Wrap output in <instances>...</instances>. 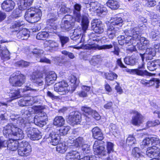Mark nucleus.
<instances>
[{
  "mask_svg": "<svg viewBox=\"0 0 160 160\" xmlns=\"http://www.w3.org/2000/svg\"><path fill=\"white\" fill-rule=\"evenodd\" d=\"M50 143L53 145H56L60 140V136L58 132H52L48 138Z\"/></svg>",
  "mask_w": 160,
  "mask_h": 160,
  "instance_id": "obj_22",
  "label": "nucleus"
},
{
  "mask_svg": "<svg viewBox=\"0 0 160 160\" xmlns=\"http://www.w3.org/2000/svg\"><path fill=\"white\" fill-rule=\"evenodd\" d=\"M86 49H88L95 50L98 49V50L106 49L112 48V45L111 44L110 45H104L101 46H99L95 43L94 42L91 44H88L86 45Z\"/></svg>",
  "mask_w": 160,
  "mask_h": 160,
  "instance_id": "obj_25",
  "label": "nucleus"
},
{
  "mask_svg": "<svg viewBox=\"0 0 160 160\" xmlns=\"http://www.w3.org/2000/svg\"><path fill=\"white\" fill-rule=\"evenodd\" d=\"M74 16L70 15H65V18L69 20H71V22L75 24L76 22H81L82 29L81 28L75 29L72 34L71 35V38L74 41L78 40L79 42H82L84 41V34L87 29L89 22L87 15L81 16L80 12H73Z\"/></svg>",
  "mask_w": 160,
  "mask_h": 160,
  "instance_id": "obj_2",
  "label": "nucleus"
},
{
  "mask_svg": "<svg viewBox=\"0 0 160 160\" xmlns=\"http://www.w3.org/2000/svg\"><path fill=\"white\" fill-rule=\"evenodd\" d=\"M106 4L108 7L113 10H116L120 7L119 2L116 0H109L107 2Z\"/></svg>",
  "mask_w": 160,
  "mask_h": 160,
  "instance_id": "obj_38",
  "label": "nucleus"
},
{
  "mask_svg": "<svg viewBox=\"0 0 160 160\" xmlns=\"http://www.w3.org/2000/svg\"><path fill=\"white\" fill-rule=\"evenodd\" d=\"M48 117L46 113L41 110L38 112V114L35 115L34 118V123L40 127H43L46 124V121Z\"/></svg>",
  "mask_w": 160,
  "mask_h": 160,
  "instance_id": "obj_11",
  "label": "nucleus"
},
{
  "mask_svg": "<svg viewBox=\"0 0 160 160\" xmlns=\"http://www.w3.org/2000/svg\"><path fill=\"white\" fill-rule=\"evenodd\" d=\"M114 144L113 143L110 142H107L106 143V148L107 154H110L113 152L114 150L113 148Z\"/></svg>",
  "mask_w": 160,
  "mask_h": 160,
  "instance_id": "obj_57",
  "label": "nucleus"
},
{
  "mask_svg": "<svg viewBox=\"0 0 160 160\" xmlns=\"http://www.w3.org/2000/svg\"><path fill=\"white\" fill-rule=\"evenodd\" d=\"M148 69L150 71H154L158 67L155 61L148 62L147 64Z\"/></svg>",
  "mask_w": 160,
  "mask_h": 160,
  "instance_id": "obj_50",
  "label": "nucleus"
},
{
  "mask_svg": "<svg viewBox=\"0 0 160 160\" xmlns=\"http://www.w3.org/2000/svg\"><path fill=\"white\" fill-rule=\"evenodd\" d=\"M82 90L78 93V96L81 97H85L87 96V92L90 89L89 87L83 86L82 87Z\"/></svg>",
  "mask_w": 160,
  "mask_h": 160,
  "instance_id": "obj_43",
  "label": "nucleus"
},
{
  "mask_svg": "<svg viewBox=\"0 0 160 160\" xmlns=\"http://www.w3.org/2000/svg\"><path fill=\"white\" fill-rule=\"evenodd\" d=\"M123 22V20L121 17L115 16L111 18L108 24L118 29L122 26Z\"/></svg>",
  "mask_w": 160,
  "mask_h": 160,
  "instance_id": "obj_19",
  "label": "nucleus"
},
{
  "mask_svg": "<svg viewBox=\"0 0 160 160\" xmlns=\"http://www.w3.org/2000/svg\"><path fill=\"white\" fill-rule=\"evenodd\" d=\"M28 91H31L32 92H34L37 91L36 89H33L29 86H26L23 89L12 90L11 91L9 95L11 99L8 100V102H10L13 100L20 98L22 96L20 93V92H25Z\"/></svg>",
  "mask_w": 160,
  "mask_h": 160,
  "instance_id": "obj_7",
  "label": "nucleus"
},
{
  "mask_svg": "<svg viewBox=\"0 0 160 160\" xmlns=\"http://www.w3.org/2000/svg\"><path fill=\"white\" fill-rule=\"evenodd\" d=\"M80 155L76 151H71L68 152L66 157V160H79ZM79 160H96L95 156H86Z\"/></svg>",
  "mask_w": 160,
  "mask_h": 160,
  "instance_id": "obj_9",
  "label": "nucleus"
},
{
  "mask_svg": "<svg viewBox=\"0 0 160 160\" xmlns=\"http://www.w3.org/2000/svg\"><path fill=\"white\" fill-rule=\"evenodd\" d=\"M8 141L3 137H0V149L7 147Z\"/></svg>",
  "mask_w": 160,
  "mask_h": 160,
  "instance_id": "obj_62",
  "label": "nucleus"
},
{
  "mask_svg": "<svg viewBox=\"0 0 160 160\" xmlns=\"http://www.w3.org/2000/svg\"><path fill=\"white\" fill-rule=\"evenodd\" d=\"M92 112V114H91L90 117L86 116L85 119L86 122L90 121V118L91 117H93L97 120H98L100 119V116L96 111L93 110Z\"/></svg>",
  "mask_w": 160,
  "mask_h": 160,
  "instance_id": "obj_51",
  "label": "nucleus"
},
{
  "mask_svg": "<svg viewBox=\"0 0 160 160\" xmlns=\"http://www.w3.org/2000/svg\"><path fill=\"white\" fill-rule=\"evenodd\" d=\"M68 143L71 144V145H69L70 146H74L76 147H78L82 145L84 143V140L82 137H79L76 139H73L72 140H71L70 138L68 141Z\"/></svg>",
  "mask_w": 160,
  "mask_h": 160,
  "instance_id": "obj_32",
  "label": "nucleus"
},
{
  "mask_svg": "<svg viewBox=\"0 0 160 160\" xmlns=\"http://www.w3.org/2000/svg\"><path fill=\"white\" fill-rule=\"evenodd\" d=\"M70 81L72 83L71 89V90L72 92L74 91L75 89L77 87L78 85L79 81L73 75H71L69 78Z\"/></svg>",
  "mask_w": 160,
  "mask_h": 160,
  "instance_id": "obj_42",
  "label": "nucleus"
},
{
  "mask_svg": "<svg viewBox=\"0 0 160 160\" xmlns=\"http://www.w3.org/2000/svg\"><path fill=\"white\" fill-rule=\"evenodd\" d=\"M54 90L59 94L65 95L70 90V88L68 83L65 81H62L54 85Z\"/></svg>",
  "mask_w": 160,
  "mask_h": 160,
  "instance_id": "obj_10",
  "label": "nucleus"
},
{
  "mask_svg": "<svg viewBox=\"0 0 160 160\" xmlns=\"http://www.w3.org/2000/svg\"><path fill=\"white\" fill-rule=\"evenodd\" d=\"M132 155L135 157L138 158L142 156L139 148L137 147L133 148L132 150Z\"/></svg>",
  "mask_w": 160,
  "mask_h": 160,
  "instance_id": "obj_54",
  "label": "nucleus"
},
{
  "mask_svg": "<svg viewBox=\"0 0 160 160\" xmlns=\"http://www.w3.org/2000/svg\"><path fill=\"white\" fill-rule=\"evenodd\" d=\"M32 108H27L22 109L21 112V117L18 115H12L10 116L11 119L14 122V124L20 127L24 128L28 137L32 140H38L42 138L41 133L37 128L31 126L28 118L31 116Z\"/></svg>",
  "mask_w": 160,
  "mask_h": 160,
  "instance_id": "obj_1",
  "label": "nucleus"
},
{
  "mask_svg": "<svg viewBox=\"0 0 160 160\" xmlns=\"http://www.w3.org/2000/svg\"><path fill=\"white\" fill-rule=\"evenodd\" d=\"M25 76L19 71L15 72L10 76V83L13 86H21L24 82Z\"/></svg>",
  "mask_w": 160,
  "mask_h": 160,
  "instance_id": "obj_6",
  "label": "nucleus"
},
{
  "mask_svg": "<svg viewBox=\"0 0 160 160\" xmlns=\"http://www.w3.org/2000/svg\"><path fill=\"white\" fill-rule=\"evenodd\" d=\"M118 30L115 27L108 25L106 34L110 39H112L115 37Z\"/></svg>",
  "mask_w": 160,
  "mask_h": 160,
  "instance_id": "obj_35",
  "label": "nucleus"
},
{
  "mask_svg": "<svg viewBox=\"0 0 160 160\" xmlns=\"http://www.w3.org/2000/svg\"><path fill=\"white\" fill-rule=\"evenodd\" d=\"M68 148V147L64 143L59 144L57 147L56 150L60 153H63L65 152Z\"/></svg>",
  "mask_w": 160,
  "mask_h": 160,
  "instance_id": "obj_48",
  "label": "nucleus"
},
{
  "mask_svg": "<svg viewBox=\"0 0 160 160\" xmlns=\"http://www.w3.org/2000/svg\"><path fill=\"white\" fill-rule=\"evenodd\" d=\"M81 115L77 112H72L70 113L67 119V122L72 125L80 123L81 121Z\"/></svg>",
  "mask_w": 160,
  "mask_h": 160,
  "instance_id": "obj_14",
  "label": "nucleus"
},
{
  "mask_svg": "<svg viewBox=\"0 0 160 160\" xmlns=\"http://www.w3.org/2000/svg\"><path fill=\"white\" fill-rule=\"evenodd\" d=\"M56 18H55L49 19L47 21V26L46 28V30H50L52 29L53 34H58L57 29L58 28V24L56 22Z\"/></svg>",
  "mask_w": 160,
  "mask_h": 160,
  "instance_id": "obj_20",
  "label": "nucleus"
},
{
  "mask_svg": "<svg viewBox=\"0 0 160 160\" xmlns=\"http://www.w3.org/2000/svg\"><path fill=\"white\" fill-rule=\"evenodd\" d=\"M15 5V3L12 0H6L2 3V8L6 11L10 12L14 9Z\"/></svg>",
  "mask_w": 160,
  "mask_h": 160,
  "instance_id": "obj_23",
  "label": "nucleus"
},
{
  "mask_svg": "<svg viewBox=\"0 0 160 160\" xmlns=\"http://www.w3.org/2000/svg\"><path fill=\"white\" fill-rule=\"evenodd\" d=\"M45 45H47L48 49L51 51H56L58 49L59 44L57 42L52 40L46 42Z\"/></svg>",
  "mask_w": 160,
  "mask_h": 160,
  "instance_id": "obj_37",
  "label": "nucleus"
},
{
  "mask_svg": "<svg viewBox=\"0 0 160 160\" xmlns=\"http://www.w3.org/2000/svg\"><path fill=\"white\" fill-rule=\"evenodd\" d=\"M141 64H139L137 69H129L127 71L131 74H136L141 76H150L151 74L148 72L147 70H144L145 69V63L143 62Z\"/></svg>",
  "mask_w": 160,
  "mask_h": 160,
  "instance_id": "obj_12",
  "label": "nucleus"
},
{
  "mask_svg": "<svg viewBox=\"0 0 160 160\" xmlns=\"http://www.w3.org/2000/svg\"><path fill=\"white\" fill-rule=\"evenodd\" d=\"M92 26L96 33H101L104 31V26L99 20L94 19L92 23Z\"/></svg>",
  "mask_w": 160,
  "mask_h": 160,
  "instance_id": "obj_17",
  "label": "nucleus"
},
{
  "mask_svg": "<svg viewBox=\"0 0 160 160\" xmlns=\"http://www.w3.org/2000/svg\"><path fill=\"white\" fill-rule=\"evenodd\" d=\"M29 99H22L19 100L18 104L20 106H31L34 103L37 102L36 97L29 96Z\"/></svg>",
  "mask_w": 160,
  "mask_h": 160,
  "instance_id": "obj_21",
  "label": "nucleus"
},
{
  "mask_svg": "<svg viewBox=\"0 0 160 160\" xmlns=\"http://www.w3.org/2000/svg\"><path fill=\"white\" fill-rule=\"evenodd\" d=\"M125 63L128 65L133 66L137 62L136 59L133 58L132 57L129 58H125L124 59Z\"/></svg>",
  "mask_w": 160,
  "mask_h": 160,
  "instance_id": "obj_52",
  "label": "nucleus"
},
{
  "mask_svg": "<svg viewBox=\"0 0 160 160\" xmlns=\"http://www.w3.org/2000/svg\"><path fill=\"white\" fill-rule=\"evenodd\" d=\"M15 65L17 66L21 67H26L29 65V62L25 61L23 60L17 61L15 63Z\"/></svg>",
  "mask_w": 160,
  "mask_h": 160,
  "instance_id": "obj_61",
  "label": "nucleus"
},
{
  "mask_svg": "<svg viewBox=\"0 0 160 160\" xmlns=\"http://www.w3.org/2000/svg\"><path fill=\"white\" fill-rule=\"evenodd\" d=\"M150 145L152 146L151 139V137H147L143 140L141 145V148L142 149L149 147Z\"/></svg>",
  "mask_w": 160,
  "mask_h": 160,
  "instance_id": "obj_45",
  "label": "nucleus"
},
{
  "mask_svg": "<svg viewBox=\"0 0 160 160\" xmlns=\"http://www.w3.org/2000/svg\"><path fill=\"white\" fill-rule=\"evenodd\" d=\"M149 16L150 19L152 20V24L153 25L158 23V21L157 19V15L155 14L154 13H152L150 14Z\"/></svg>",
  "mask_w": 160,
  "mask_h": 160,
  "instance_id": "obj_63",
  "label": "nucleus"
},
{
  "mask_svg": "<svg viewBox=\"0 0 160 160\" xmlns=\"http://www.w3.org/2000/svg\"><path fill=\"white\" fill-rule=\"evenodd\" d=\"M57 76L54 72H50L46 76L45 81L46 84L49 86L54 83L56 80Z\"/></svg>",
  "mask_w": 160,
  "mask_h": 160,
  "instance_id": "obj_27",
  "label": "nucleus"
},
{
  "mask_svg": "<svg viewBox=\"0 0 160 160\" xmlns=\"http://www.w3.org/2000/svg\"><path fill=\"white\" fill-rule=\"evenodd\" d=\"M146 153L147 155L150 158L158 156V158L160 159V150L157 148L149 147L147 148Z\"/></svg>",
  "mask_w": 160,
  "mask_h": 160,
  "instance_id": "obj_24",
  "label": "nucleus"
},
{
  "mask_svg": "<svg viewBox=\"0 0 160 160\" xmlns=\"http://www.w3.org/2000/svg\"><path fill=\"white\" fill-rule=\"evenodd\" d=\"M42 16V13L40 9L38 8L32 7L27 10L24 17L29 22L34 23L39 21Z\"/></svg>",
  "mask_w": 160,
  "mask_h": 160,
  "instance_id": "obj_4",
  "label": "nucleus"
},
{
  "mask_svg": "<svg viewBox=\"0 0 160 160\" xmlns=\"http://www.w3.org/2000/svg\"><path fill=\"white\" fill-rule=\"evenodd\" d=\"M9 52L5 46L0 45V57L3 61L7 60L10 59Z\"/></svg>",
  "mask_w": 160,
  "mask_h": 160,
  "instance_id": "obj_29",
  "label": "nucleus"
},
{
  "mask_svg": "<svg viewBox=\"0 0 160 160\" xmlns=\"http://www.w3.org/2000/svg\"><path fill=\"white\" fill-rule=\"evenodd\" d=\"M24 24V22L22 21L18 20L14 22L12 24L11 28L13 29V31H17L19 27Z\"/></svg>",
  "mask_w": 160,
  "mask_h": 160,
  "instance_id": "obj_47",
  "label": "nucleus"
},
{
  "mask_svg": "<svg viewBox=\"0 0 160 160\" xmlns=\"http://www.w3.org/2000/svg\"><path fill=\"white\" fill-rule=\"evenodd\" d=\"M139 21L140 22H142V23L140 24L137 28H138L139 30L141 32L142 31L145 29L146 28V25L144 23L146 22L147 20L144 17H141L139 18Z\"/></svg>",
  "mask_w": 160,
  "mask_h": 160,
  "instance_id": "obj_46",
  "label": "nucleus"
},
{
  "mask_svg": "<svg viewBox=\"0 0 160 160\" xmlns=\"http://www.w3.org/2000/svg\"><path fill=\"white\" fill-rule=\"evenodd\" d=\"M30 78L32 82L39 86H41L44 84L43 75L39 72H33Z\"/></svg>",
  "mask_w": 160,
  "mask_h": 160,
  "instance_id": "obj_15",
  "label": "nucleus"
},
{
  "mask_svg": "<svg viewBox=\"0 0 160 160\" xmlns=\"http://www.w3.org/2000/svg\"><path fill=\"white\" fill-rule=\"evenodd\" d=\"M102 61V58L101 56L97 55L92 57L89 62L91 65L96 66L100 63Z\"/></svg>",
  "mask_w": 160,
  "mask_h": 160,
  "instance_id": "obj_39",
  "label": "nucleus"
},
{
  "mask_svg": "<svg viewBox=\"0 0 160 160\" xmlns=\"http://www.w3.org/2000/svg\"><path fill=\"white\" fill-rule=\"evenodd\" d=\"M29 32L25 28L19 31L17 34V36L19 39L22 40H27L29 36Z\"/></svg>",
  "mask_w": 160,
  "mask_h": 160,
  "instance_id": "obj_34",
  "label": "nucleus"
},
{
  "mask_svg": "<svg viewBox=\"0 0 160 160\" xmlns=\"http://www.w3.org/2000/svg\"><path fill=\"white\" fill-rule=\"evenodd\" d=\"M18 126L12 123L5 126L3 129L4 136L9 138H14L16 140L23 139L24 137L23 132L21 129L18 128Z\"/></svg>",
  "mask_w": 160,
  "mask_h": 160,
  "instance_id": "obj_3",
  "label": "nucleus"
},
{
  "mask_svg": "<svg viewBox=\"0 0 160 160\" xmlns=\"http://www.w3.org/2000/svg\"><path fill=\"white\" fill-rule=\"evenodd\" d=\"M74 25V24L71 22V20L65 18V16L62 21L61 27L64 31H66L70 30Z\"/></svg>",
  "mask_w": 160,
  "mask_h": 160,
  "instance_id": "obj_26",
  "label": "nucleus"
},
{
  "mask_svg": "<svg viewBox=\"0 0 160 160\" xmlns=\"http://www.w3.org/2000/svg\"><path fill=\"white\" fill-rule=\"evenodd\" d=\"M52 29L48 30H46L45 28V31L39 32L36 36V38L38 40H44L47 38L49 37L53 34L52 33Z\"/></svg>",
  "mask_w": 160,
  "mask_h": 160,
  "instance_id": "obj_33",
  "label": "nucleus"
},
{
  "mask_svg": "<svg viewBox=\"0 0 160 160\" xmlns=\"http://www.w3.org/2000/svg\"><path fill=\"white\" fill-rule=\"evenodd\" d=\"M124 32L125 35L127 36L125 37V44L128 45L132 44L136 41L139 40L140 38L139 34L141 32L136 27H132L129 30H125Z\"/></svg>",
  "mask_w": 160,
  "mask_h": 160,
  "instance_id": "obj_5",
  "label": "nucleus"
},
{
  "mask_svg": "<svg viewBox=\"0 0 160 160\" xmlns=\"http://www.w3.org/2000/svg\"><path fill=\"white\" fill-rule=\"evenodd\" d=\"M53 123L58 127H61L64 124L65 120L62 116H57L54 119Z\"/></svg>",
  "mask_w": 160,
  "mask_h": 160,
  "instance_id": "obj_41",
  "label": "nucleus"
},
{
  "mask_svg": "<svg viewBox=\"0 0 160 160\" xmlns=\"http://www.w3.org/2000/svg\"><path fill=\"white\" fill-rule=\"evenodd\" d=\"M81 110L85 113V119L86 116L88 115L89 117L90 116L91 114H92L93 110L90 108L87 107H82Z\"/></svg>",
  "mask_w": 160,
  "mask_h": 160,
  "instance_id": "obj_55",
  "label": "nucleus"
},
{
  "mask_svg": "<svg viewBox=\"0 0 160 160\" xmlns=\"http://www.w3.org/2000/svg\"><path fill=\"white\" fill-rule=\"evenodd\" d=\"M104 75L106 79L110 80H113L114 79H117L118 77L115 73L112 72H109L108 73H105Z\"/></svg>",
  "mask_w": 160,
  "mask_h": 160,
  "instance_id": "obj_49",
  "label": "nucleus"
},
{
  "mask_svg": "<svg viewBox=\"0 0 160 160\" xmlns=\"http://www.w3.org/2000/svg\"><path fill=\"white\" fill-rule=\"evenodd\" d=\"M60 12L58 14L59 15L60 14L65 13H70L72 12L71 10L69 8L67 7L64 4H62L61 8L60 9Z\"/></svg>",
  "mask_w": 160,
  "mask_h": 160,
  "instance_id": "obj_58",
  "label": "nucleus"
},
{
  "mask_svg": "<svg viewBox=\"0 0 160 160\" xmlns=\"http://www.w3.org/2000/svg\"><path fill=\"white\" fill-rule=\"evenodd\" d=\"M9 138L8 141L7 148L8 149L12 151L17 150L19 147V143L18 142L17 140H15L13 139Z\"/></svg>",
  "mask_w": 160,
  "mask_h": 160,
  "instance_id": "obj_31",
  "label": "nucleus"
},
{
  "mask_svg": "<svg viewBox=\"0 0 160 160\" xmlns=\"http://www.w3.org/2000/svg\"><path fill=\"white\" fill-rule=\"evenodd\" d=\"M133 115L132 116L131 122L135 126H139L143 122V117L142 115L136 111L132 112Z\"/></svg>",
  "mask_w": 160,
  "mask_h": 160,
  "instance_id": "obj_18",
  "label": "nucleus"
},
{
  "mask_svg": "<svg viewBox=\"0 0 160 160\" xmlns=\"http://www.w3.org/2000/svg\"><path fill=\"white\" fill-rule=\"evenodd\" d=\"M100 141H96L93 145V149L94 154L101 156H104L107 154V151L105 150L104 147L99 145Z\"/></svg>",
  "mask_w": 160,
  "mask_h": 160,
  "instance_id": "obj_16",
  "label": "nucleus"
},
{
  "mask_svg": "<svg viewBox=\"0 0 160 160\" xmlns=\"http://www.w3.org/2000/svg\"><path fill=\"white\" fill-rule=\"evenodd\" d=\"M156 53V51H155L154 48H147L146 49L145 53L144 54H140V56L142 61L144 60V56H147V55H148V59H151L152 57L154 56Z\"/></svg>",
  "mask_w": 160,
  "mask_h": 160,
  "instance_id": "obj_36",
  "label": "nucleus"
},
{
  "mask_svg": "<svg viewBox=\"0 0 160 160\" xmlns=\"http://www.w3.org/2000/svg\"><path fill=\"white\" fill-rule=\"evenodd\" d=\"M136 143L135 138L132 135H129L126 140V143L128 146H131Z\"/></svg>",
  "mask_w": 160,
  "mask_h": 160,
  "instance_id": "obj_53",
  "label": "nucleus"
},
{
  "mask_svg": "<svg viewBox=\"0 0 160 160\" xmlns=\"http://www.w3.org/2000/svg\"><path fill=\"white\" fill-rule=\"evenodd\" d=\"M31 151V147L28 142L23 141L19 143L18 150L19 155L27 157L30 154Z\"/></svg>",
  "mask_w": 160,
  "mask_h": 160,
  "instance_id": "obj_8",
  "label": "nucleus"
},
{
  "mask_svg": "<svg viewBox=\"0 0 160 160\" xmlns=\"http://www.w3.org/2000/svg\"><path fill=\"white\" fill-rule=\"evenodd\" d=\"M70 129V127L68 126L62 127L59 130V132L61 135H66Z\"/></svg>",
  "mask_w": 160,
  "mask_h": 160,
  "instance_id": "obj_56",
  "label": "nucleus"
},
{
  "mask_svg": "<svg viewBox=\"0 0 160 160\" xmlns=\"http://www.w3.org/2000/svg\"><path fill=\"white\" fill-rule=\"evenodd\" d=\"M93 137L99 141L102 140L104 138L103 135L101 130L98 127L93 128L92 130Z\"/></svg>",
  "mask_w": 160,
  "mask_h": 160,
  "instance_id": "obj_28",
  "label": "nucleus"
},
{
  "mask_svg": "<svg viewBox=\"0 0 160 160\" xmlns=\"http://www.w3.org/2000/svg\"><path fill=\"white\" fill-rule=\"evenodd\" d=\"M58 34H56L58 35L59 38V39L61 42L62 47H63L64 45L69 41V39L68 37L60 35L59 33L58 32Z\"/></svg>",
  "mask_w": 160,
  "mask_h": 160,
  "instance_id": "obj_59",
  "label": "nucleus"
},
{
  "mask_svg": "<svg viewBox=\"0 0 160 160\" xmlns=\"http://www.w3.org/2000/svg\"><path fill=\"white\" fill-rule=\"evenodd\" d=\"M150 37L155 40H157L160 38V32L157 29L154 28L150 32Z\"/></svg>",
  "mask_w": 160,
  "mask_h": 160,
  "instance_id": "obj_44",
  "label": "nucleus"
},
{
  "mask_svg": "<svg viewBox=\"0 0 160 160\" xmlns=\"http://www.w3.org/2000/svg\"><path fill=\"white\" fill-rule=\"evenodd\" d=\"M151 139L152 147L154 148H157L160 150V139L158 137L154 136L151 137Z\"/></svg>",
  "mask_w": 160,
  "mask_h": 160,
  "instance_id": "obj_40",
  "label": "nucleus"
},
{
  "mask_svg": "<svg viewBox=\"0 0 160 160\" xmlns=\"http://www.w3.org/2000/svg\"><path fill=\"white\" fill-rule=\"evenodd\" d=\"M32 52L33 54H35L37 57L39 58L43 56V51L40 48H36L33 50Z\"/></svg>",
  "mask_w": 160,
  "mask_h": 160,
  "instance_id": "obj_60",
  "label": "nucleus"
},
{
  "mask_svg": "<svg viewBox=\"0 0 160 160\" xmlns=\"http://www.w3.org/2000/svg\"><path fill=\"white\" fill-rule=\"evenodd\" d=\"M140 42H138L135 47L134 46H131L130 48L128 49L131 52L135 51L136 50V47L139 50H143L146 48L149 44V41L146 38L143 37H140L139 39Z\"/></svg>",
  "mask_w": 160,
  "mask_h": 160,
  "instance_id": "obj_13",
  "label": "nucleus"
},
{
  "mask_svg": "<svg viewBox=\"0 0 160 160\" xmlns=\"http://www.w3.org/2000/svg\"><path fill=\"white\" fill-rule=\"evenodd\" d=\"M150 86H152L153 84L156 85V88H158L160 85V80L156 78H153L150 80Z\"/></svg>",
  "mask_w": 160,
  "mask_h": 160,
  "instance_id": "obj_64",
  "label": "nucleus"
},
{
  "mask_svg": "<svg viewBox=\"0 0 160 160\" xmlns=\"http://www.w3.org/2000/svg\"><path fill=\"white\" fill-rule=\"evenodd\" d=\"M33 0H19L18 2L19 9L23 10L26 9L32 4Z\"/></svg>",
  "mask_w": 160,
  "mask_h": 160,
  "instance_id": "obj_30",
  "label": "nucleus"
}]
</instances>
